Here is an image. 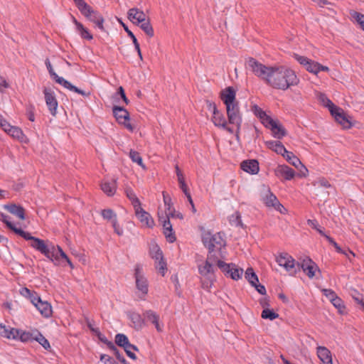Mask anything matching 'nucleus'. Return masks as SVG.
<instances>
[{
  "instance_id": "f257e3e1",
  "label": "nucleus",
  "mask_w": 364,
  "mask_h": 364,
  "mask_svg": "<svg viewBox=\"0 0 364 364\" xmlns=\"http://www.w3.org/2000/svg\"><path fill=\"white\" fill-rule=\"evenodd\" d=\"M2 221L6 225L7 228L14 231L16 234L22 237L26 240H30V245L35 250L39 251L47 258L59 264L61 260L68 259L66 254L58 246L55 247L49 241H45L38 237L31 235L28 232L23 231L21 228H17L13 223L9 220V217L2 215Z\"/></svg>"
},
{
  "instance_id": "f03ea898",
  "label": "nucleus",
  "mask_w": 364,
  "mask_h": 364,
  "mask_svg": "<svg viewBox=\"0 0 364 364\" xmlns=\"http://www.w3.org/2000/svg\"><path fill=\"white\" fill-rule=\"evenodd\" d=\"M299 83V79L295 72L285 66H272L266 81L267 85L282 90H287Z\"/></svg>"
},
{
  "instance_id": "7ed1b4c3",
  "label": "nucleus",
  "mask_w": 364,
  "mask_h": 364,
  "mask_svg": "<svg viewBox=\"0 0 364 364\" xmlns=\"http://www.w3.org/2000/svg\"><path fill=\"white\" fill-rule=\"evenodd\" d=\"M220 97L225 105L228 123L234 125H240V123H242V114L239 102L236 99V91L234 87L229 86L221 90Z\"/></svg>"
},
{
  "instance_id": "20e7f679",
  "label": "nucleus",
  "mask_w": 364,
  "mask_h": 364,
  "mask_svg": "<svg viewBox=\"0 0 364 364\" xmlns=\"http://www.w3.org/2000/svg\"><path fill=\"white\" fill-rule=\"evenodd\" d=\"M0 336L14 340H19L22 342H28L31 339L30 333L9 326H6L0 323Z\"/></svg>"
},
{
  "instance_id": "39448f33",
  "label": "nucleus",
  "mask_w": 364,
  "mask_h": 364,
  "mask_svg": "<svg viewBox=\"0 0 364 364\" xmlns=\"http://www.w3.org/2000/svg\"><path fill=\"white\" fill-rule=\"evenodd\" d=\"M203 243L208 249L210 253L215 251V249L220 250L226 245L223 238V234L217 232L212 235L210 232L205 233L202 238Z\"/></svg>"
},
{
  "instance_id": "423d86ee",
  "label": "nucleus",
  "mask_w": 364,
  "mask_h": 364,
  "mask_svg": "<svg viewBox=\"0 0 364 364\" xmlns=\"http://www.w3.org/2000/svg\"><path fill=\"white\" fill-rule=\"evenodd\" d=\"M246 66L250 68L256 76L263 80L265 82L272 67L266 66L254 58H249L247 60Z\"/></svg>"
},
{
  "instance_id": "0eeeda50",
  "label": "nucleus",
  "mask_w": 364,
  "mask_h": 364,
  "mask_svg": "<svg viewBox=\"0 0 364 364\" xmlns=\"http://www.w3.org/2000/svg\"><path fill=\"white\" fill-rule=\"evenodd\" d=\"M327 107L336 121L341 124L345 129L351 127L352 124L350 121L341 108L335 105L330 100H328Z\"/></svg>"
},
{
  "instance_id": "6e6552de",
  "label": "nucleus",
  "mask_w": 364,
  "mask_h": 364,
  "mask_svg": "<svg viewBox=\"0 0 364 364\" xmlns=\"http://www.w3.org/2000/svg\"><path fill=\"white\" fill-rule=\"evenodd\" d=\"M134 278L136 287L140 292V299H144L149 291L148 281L142 273V268L140 264H136L134 268Z\"/></svg>"
},
{
  "instance_id": "1a4fd4ad",
  "label": "nucleus",
  "mask_w": 364,
  "mask_h": 364,
  "mask_svg": "<svg viewBox=\"0 0 364 364\" xmlns=\"http://www.w3.org/2000/svg\"><path fill=\"white\" fill-rule=\"evenodd\" d=\"M112 112L116 121L119 124L123 125L129 131L133 132L134 127L129 123V113L124 107L114 105L112 107Z\"/></svg>"
},
{
  "instance_id": "9d476101",
  "label": "nucleus",
  "mask_w": 364,
  "mask_h": 364,
  "mask_svg": "<svg viewBox=\"0 0 364 364\" xmlns=\"http://www.w3.org/2000/svg\"><path fill=\"white\" fill-rule=\"evenodd\" d=\"M114 342L118 346L123 348L127 355L132 360H136V355L135 353L129 350V348H132L134 351H139V348L136 346L130 343L128 337L124 333H117L114 338Z\"/></svg>"
},
{
  "instance_id": "9b49d317",
  "label": "nucleus",
  "mask_w": 364,
  "mask_h": 364,
  "mask_svg": "<svg viewBox=\"0 0 364 364\" xmlns=\"http://www.w3.org/2000/svg\"><path fill=\"white\" fill-rule=\"evenodd\" d=\"M159 215V221L161 223L164 228V234L166 236V240L172 243L176 240V237L173 232L172 224L170 222V218L168 216L161 215L159 213H158Z\"/></svg>"
},
{
  "instance_id": "f8f14e48",
  "label": "nucleus",
  "mask_w": 364,
  "mask_h": 364,
  "mask_svg": "<svg viewBox=\"0 0 364 364\" xmlns=\"http://www.w3.org/2000/svg\"><path fill=\"white\" fill-rule=\"evenodd\" d=\"M212 122L215 126L227 131L230 134L234 133L233 129L228 125V120H226L223 113L218 109H215L212 117Z\"/></svg>"
},
{
  "instance_id": "ddd939ff",
  "label": "nucleus",
  "mask_w": 364,
  "mask_h": 364,
  "mask_svg": "<svg viewBox=\"0 0 364 364\" xmlns=\"http://www.w3.org/2000/svg\"><path fill=\"white\" fill-rule=\"evenodd\" d=\"M302 269L309 279L315 277L316 272H320V269L316 264L310 257H306L300 262V270Z\"/></svg>"
},
{
  "instance_id": "4468645a",
  "label": "nucleus",
  "mask_w": 364,
  "mask_h": 364,
  "mask_svg": "<svg viewBox=\"0 0 364 364\" xmlns=\"http://www.w3.org/2000/svg\"><path fill=\"white\" fill-rule=\"evenodd\" d=\"M294 58L299 64L303 65L308 72L315 75L318 74V62L311 60L306 56L300 55L296 53L294 55Z\"/></svg>"
},
{
  "instance_id": "2eb2a0df",
  "label": "nucleus",
  "mask_w": 364,
  "mask_h": 364,
  "mask_svg": "<svg viewBox=\"0 0 364 364\" xmlns=\"http://www.w3.org/2000/svg\"><path fill=\"white\" fill-rule=\"evenodd\" d=\"M126 315L129 320L132 322L133 327L136 331H140L145 326V319L141 316L134 311H126Z\"/></svg>"
},
{
  "instance_id": "dca6fc26",
  "label": "nucleus",
  "mask_w": 364,
  "mask_h": 364,
  "mask_svg": "<svg viewBox=\"0 0 364 364\" xmlns=\"http://www.w3.org/2000/svg\"><path fill=\"white\" fill-rule=\"evenodd\" d=\"M262 201L267 207H273L275 210L282 213V208L284 206L279 203V200L274 194H273L269 188L267 190V193L262 196Z\"/></svg>"
},
{
  "instance_id": "f3484780",
  "label": "nucleus",
  "mask_w": 364,
  "mask_h": 364,
  "mask_svg": "<svg viewBox=\"0 0 364 364\" xmlns=\"http://www.w3.org/2000/svg\"><path fill=\"white\" fill-rule=\"evenodd\" d=\"M43 93L46 105L52 115H55L58 107V102L53 92L50 88H44Z\"/></svg>"
},
{
  "instance_id": "a211bd4d",
  "label": "nucleus",
  "mask_w": 364,
  "mask_h": 364,
  "mask_svg": "<svg viewBox=\"0 0 364 364\" xmlns=\"http://www.w3.org/2000/svg\"><path fill=\"white\" fill-rule=\"evenodd\" d=\"M136 216L139 221L147 228H153L154 225V221L151 218V215L145 211L141 205L134 208Z\"/></svg>"
},
{
  "instance_id": "6ab92c4d",
  "label": "nucleus",
  "mask_w": 364,
  "mask_h": 364,
  "mask_svg": "<svg viewBox=\"0 0 364 364\" xmlns=\"http://www.w3.org/2000/svg\"><path fill=\"white\" fill-rule=\"evenodd\" d=\"M275 175L279 178H283L284 180L290 181L295 176V171L293 168L287 165H279L274 170Z\"/></svg>"
},
{
  "instance_id": "aec40b11",
  "label": "nucleus",
  "mask_w": 364,
  "mask_h": 364,
  "mask_svg": "<svg viewBox=\"0 0 364 364\" xmlns=\"http://www.w3.org/2000/svg\"><path fill=\"white\" fill-rule=\"evenodd\" d=\"M198 272L201 276L206 277L208 279H212L215 277V268L208 259L203 264L198 265Z\"/></svg>"
},
{
  "instance_id": "412c9836",
  "label": "nucleus",
  "mask_w": 364,
  "mask_h": 364,
  "mask_svg": "<svg viewBox=\"0 0 364 364\" xmlns=\"http://www.w3.org/2000/svg\"><path fill=\"white\" fill-rule=\"evenodd\" d=\"M73 21L75 25V31L80 36V37L87 41H91L93 39V36L91 34L90 31L85 28L81 23L78 22L76 18L70 14Z\"/></svg>"
},
{
  "instance_id": "4be33fe9",
  "label": "nucleus",
  "mask_w": 364,
  "mask_h": 364,
  "mask_svg": "<svg viewBox=\"0 0 364 364\" xmlns=\"http://www.w3.org/2000/svg\"><path fill=\"white\" fill-rule=\"evenodd\" d=\"M85 17L90 21L91 22L94 23L96 26L100 28L102 31H105V28L103 26L104 23V18L103 16L96 10H94L93 9L90 11V14H87Z\"/></svg>"
},
{
  "instance_id": "5701e85b",
  "label": "nucleus",
  "mask_w": 364,
  "mask_h": 364,
  "mask_svg": "<svg viewBox=\"0 0 364 364\" xmlns=\"http://www.w3.org/2000/svg\"><path fill=\"white\" fill-rule=\"evenodd\" d=\"M240 167L244 171L250 174H257L259 170V163L255 159L243 161Z\"/></svg>"
},
{
  "instance_id": "b1692460",
  "label": "nucleus",
  "mask_w": 364,
  "mask_h": 364,
  "mask_svg": "<svg viewBox=\"0 0 364 364\" xmlns=\"http://www.w3.org/2000/svg\"><path fill=\"white\" fill-rule=\"evenodd\" d=\"M128 18L132 21L135 20L136 25H139L140 23L146 19V16L144 11L136 8H132L128 11Z\"/></svg>"
},
{
  "instance_id": "393cba45",
  "label": "nucleus",
  "mask_w": 364,
  "mask_h": 364,
  "mask_svg": "<svg viewBox=\"0 0 364 364\" xmlns=\"http://www.w3.org/2000/svg\"><path fill=\"white\" fill-rule=\"evenodd\" d=\"M317 355L323 364H331L332 357L331 351L324 346L317 347Z\"/></svg>"
},
{
  "instance_id": "a878e982",
  "label": "nucleus",
  "mask_w": 364,
  "mask_h": 364,
  "mask_svg": "<svg viewBox=\"0 0 364 364\" xmlns=\"http://www.w3.org/2000/svg\"><path fill=\"white\" fill-rule=\"evenodd\" d=\"M39 311L41 314L44 317H49L52 314V307L50 304L46 301H38V303L35 306Z\"/></svg>"
},
{
  "instance_id": "bb28decb",
  "label": "nucleus",
  "mask_w": 364,
  "mask_h": 364,
  "mask_svg": "<svg viewBox=\"0 0 364 364\" xmlns=\"http://www.w3.org/2000/svg\"><path fill=\"white\" fill-rule=\"evenodd\" d=\"M101 189L108 196H113L117 190L116 180L112 179L110 181H104L101 184Z\"/></svg>"
},
{
  "instance_id": "cd10ccee",
  "label": "nucleus",
  "mask_w": 364,
  "mask_h": 364,
  "mask_svg": "<svg viewBox=\"0 0 364 364\" xmlns=\"http://www.w3.org/2000/svg\"><path fill=\"white\" fill-rule=\"evenodd\" d=\"M267 147L275 151L277 154H284L287 153V149L282 143L279 141H267L265 142Z\"/></svg>"
},
{
  "instance_id": "c85d7f7f",
  "label": "nucleus",
  "mask_w": 364,
  "mask_h": 364,
  "mask_svg": "<svg viewBox=\"0 0 364 364\" xmlns=\"http://www.w3.org/2000/svg\"><path fill=\"white\" fill-rule=\"evenodd\" d=\"M285 269L290 272L291 274H295L297 272L300 271V262H296L293 257L288 259L284 266Z\"/></svg>"
},
{
  "instance_id": "c756f323",
  "label": "nucleus",
  "mask_w": 364,
  "mask_h": 364,
  "mask_svg": "<svg viewBox=\"0 0 364 364\" xmlns=\"http://www.w3.org/2000/svg\"><path fill=\"white\" fill-rule=\"evenodd\" d=\"M228 220L232 226L240 227L245 228V225L241 220V214L239 211H235L233 214L229 216Z\"/></svg>"
},
{
  "instance_id": "7c9ffc66",
  "label": "nucleus",
  "mask_w": 364,
  "mask_h": 364,
  "mask_svg": "<svg viewBox=\"0 0 364 364\" xmlns=\"http://www.w3.org/2000/svg\"><path fill=\"white\" fill-rule=\"evenodd\" d=\"M274 137L281 139L287 135V131L282 124L276 122L271 129Z\"/></svg>"
},
{
  "instance_id": "2f4dec72",
  "label": "nucleus",
  "mask_w": 364,
  "mask_h": 364,
  "mask_svg": "<svg viewBox=\"0 0 364 364\" xmlns=\"http://www.w3.org/2000/svg\"><path fill=\"white\" fill-rule=\"evenodd\" d=\"M8 211L17 216L21 220L25 219V210L21 206H18L16 205H11L7 206Z\"/></svg>"
},
{
  "instance_id": "473e14b6",
  "label": "nucleus",
  "mask_w": 364,
  "mask_h": 364,
  "mask_svg": "<svg viewBox=\"0 0 364 364\" xmlns=\"http://www.w3.org/2000/svg\"><path fill=\"white\" fill-rule=\"evenodd\" d=\"M76 7L80 12L85 16L87 14L90 13L92 8L89 6L84 0H73Z\"/></svg>"
},
{
  "instance_id": "72a5a7b5",
  "label": "nucleus",
  "mask_w": 364,
  "mask_h": 364,
  "mask_svg": "<svg viewBox=\"0 0 364 364\" xmlns=\"http://www.w3.org/2000/svg\"><path fill=\"white\" fill-rule=\"evenodd\" d=\"M290 164L299 168V165H301V162L299 159L292 152L287 150V153H284L282 155Z\"/></svg>"
},
{
  "instance_id": "f704fd0d",
  "label": "nucleus",
  "mask_w": 364,
  "mask_h": 364,
  "mask_svg": "<svg viewBox=\"0 0 364 364\" xmlns=\"http://www.w3.org/2000/svg\"><path fill=\"white\" fill-rule=\"evenodd\" d=\"M325 237L327 239L328 242L335 247L336 250L338 252L346 255V257L350 260V259L349 258V256H348L349 254L352 255L353 257L355 256V254L350 250H342L341 247L338 245V244L331 237H330L328 235H325Z\"/></svg>"
},
{
  "instance_id": "c9c22d12",
  "label": "nucleus",
  "mask_w": 364,
  "mask_h": 364,
  "mask_svg": "<svg viewBox=\"0 0 364 364\" xmlns=\"http://www.w3.org/2000/svg\"><path fill=\"white\" fill-rule=\"evenodd\" d=\"M125 193H126L127 197L132 202V204L134 208L141 205V203H140L139 198H137L135 193L131 188H126Z\"/></svg>"
},
{
  "instance_id": "e433bc0d",
  "label": "nucleus",
  "mask_w": 364,
  "mask_h": 364,
  "mask_svg": "<svg viewBox=\"0 0 364 364\" xmlns=\"http://www.w3.org/2000/svg\"><path fill=\"white\" fill-rule=\"evenodd\" d=\"M245 277L252 286H255V284L259 283L257 275L255 274L254 269L252 267L247 269L245 274Z\"/></svg>"
},
{
  "instance_id": "4c0bfd02",
  "label": "nucleus",
  "mask_w": 364,
  "mask_h": 364,
  "mask_svg": "<svg viewBox=\"0 0 364 364\" xmlns=\"http://www.w3.org/2000/svg\"><path fill=\"white\" fill-rule=\"evenodd\" d=\"M139 26L141 30L149 37L151 38L154 35V29L150 23L149 19H146L144 21H142L139 23Z\"/></svg>"
},
{
  "instance_id": "58836bf2",
  "label": "nucleus",
  "mask_w": 364,
  "mask_h": 364,
  "mask_svg": "<svg viewBox=\"0 0 364 364\" xmlns=\"http://www.w3.org/2000/svg\"><path fill=\"white\" fill-rule=\"evenodd\" d=\"M149 253L151 258L154 259L156 262H157V260L159 259H161L164 258L163 252L157 245H153L150 248Z\"/></svg>"
},
{
  "instance_id": "ea45409f",
  "label": "nucleus",
  "mask_w": 364,
  "mask_h": 364,
  "mask_svg": "<svg viewBox=\"0 0 364 364\" xmlns=\"http://www.w3.org/2000/svg\"><path fill=\"white\" fill-rule=\"evenodd\" d=\"M217 265H218V268L224 273V274L226 277H228L234 264L233 263L228 264L222 260H218Z\"/></svg>"
},
{
  "instance_id": "a19ab883",
  "label": "nucleus",
  "mask_w": 364,
  "mask_h": 364,
  "mask_svg": "<svg viewBox=\"0 0 364 364\" xmlns=\"http://www.w3.org/2000/svg\"><path fill=\"white\" fill-rule=\"evenodd\" d=\"M101 215L105 220H109L111 223L117 218V214L110 208L102 210Z\"/></svg>"
},
{
  "instance_id": "79ce46f5",
  "label": "nucleus",
  "mask_w": 364,
  "mask_h": 364,
  "mask_svg": "<svg viewBox=\"0 0 364 364\" xmlns=\"http://www.w3.org/2000/svg\"><path fill=\"white\" fill-rule=\"evenodd\" d=\"M279 317V314L274 311L273 309H264L262 312V318L264 319H269L270 321H273L275 318Z\"/></svg>"
},
{
  "instance_id": "37998d69",
  "label": "nucleus",
  "mask_w": 364,
  "mask_h": 364,
  "mask_svg": "<svg viewBox=\"0 0 364 364\" xmlns=\"http://www.w3.org/2000/svg\"><path fill=\"white\" fill-rule=\"evenodd\" d=\"M129 157L133 162L136 163L138 165H139L140 166H141L143 168L145 167V166L143 163L142 158L138 151H134V150H130Z\"/></svg>"
},
{
  "instance_id": "c03bdc74",
  "label": "nucleus",
  "mask_w": 364,
  "mask_h": 364,
  "mask_svg": "<svg viewBox=\"0 0 364 364\" xmlns=\"http://www.w3.org/2000/svg\"><path fill=\"white\" fill-rule=\"evenodd\" d=\"M331 302L338 309V311L340 314H343L345 313L346 306L344 305L343 301L340 297L337 296Z\"/></svg>"
},
{
  "instance_id": "a18cd8bd",
  "label": "nucleus",
  "mask_w": 364,
  "mask_h": 364,
  "mask_svg": "<svg viewBox=\"0 0 364 364\" xmlns=\"http://www.w3.org/2000/svg\"><path fill=\"white\" fill-rule=\"evenodd\" d=\"M8 134L12 137L21 141H22L24 137L22 130L17 127H12L11 129H9Z\"/></svg>"
},
{
  "instance_id": "49530a36",
  "label": "nucleus",
  "mask_w": 364,
  "mask_h": 364,
  "mask_svg": "<svg viewBox=\"0 0 364 364\" xmlns=\"http://www.w3.org/2000/svg\"><path fill=\"white\" fill-rule=\"evenodd\" d=\"M242 274L243 269L242 268L237 267V266L234 264L228 277H230L233 280H238L242 277Z\"/></svg>"
},
{
  "instance_id": "de8ad7c7",
  "label": "nucleus",
  "mask_w": 364,
  "mask_h": 364,
  "mask_svg": "<svg viewBox=\"0 0 364 364\" xmlns=\"http://www.w3.org/2000/svg\"><path fill=\"white\" fill-rule=\"evenodd\" d=\"M143 315L145 317V318L147 321H150L151 323L154 321L156 322V320L159 319V316L156 312H154L152 310H146V311H145L144 312Z\"/></svg>"
},
{
  "instance_id": "09e8293b",
  "label": "nucleus",
  "mask_w": 364,
  "mask_h": 364,
  "mask_svg": "<svg viewBox=\"0 0 364 364\" xmlns=\"http://www.w3.org/2000/svg\"><path fill=\"white\" fill-rule=\"evenodd\" d=\"M155 267L159 270V272L161 274L162 276L165 275V272L166 270V262L164 259H159L157 262L155 261Z\"/></svg>"
},
{
  "instance_id": "8fccbe9b",
  "label": "nucleus",
  "mask_w": 364,
  "mask_h": 364,
  "mask_svg": "<svg viewBox=\"0 0 364 364\" xmlns=\"http://www.w3.org/2000/svg\"><path fill=\"white\" fill-rule=\"evenodd\" d=\"M292 257L287 252L281 253L276 259L277 262L279 266L284 267L286 262Z\"/></svg>"
},
{
  "instance_id": "3c124183",
  "label": "nucleus",
  "mask_w": 364,
  "mask_h": 364,
  "mask_svg": "<svg viewBox=\"0 0 364 364\" xmlns=\"http://www.w3.org/2000/svg\"><path fill=\"white\" fill-rule=\"evenodd\" d=\"M70 92H73L77 93L78 95H80L83 97H88L90 95V92H85V90L73 85L71 83H70Z\"/></svg>"
},
{
  "instance_id": "603ef678",
  "label": "nucleus",
  "mask_w": 364,
  "mask_h": 364,
  "mask_svg": "<svg viewBox=\"0 0 364 364\" xmlns=\"http://www.w3.org/2000/svg\"><path fill=\"white\" fill-rule=\"evenodd\" d=\"M260 120H261V122L262 123V124L265 127L269 128L270 129H272L273 125L277 122L270 116H269L267 114L264 118L261 119Z\"/></svg>"
},
{
  "instance_id": "864d4df0",
  "label": "nucleus",
  "mask_w": 364,
  "mask_h": 364,
  "mask_svg": "<svg viewBox=\"0 0 364 364\" xmlns=\"http://www.w3.org/2000/svg\"><path fill=\"white\" fill-rule=\"evenodd\" d=\"M351 16L353 18H355V20L358 22V23L361 26L362 29L364 31V15L359 12L353 11Z\"/></svg>"
},
{
  "instance_id": "5fc2aeb1",
  "label": "nucleus",
  "mask_w": 364,
  "mask_h": 364,
  "mask_svg": "<svg viewBox=\"0 0 364 364\" xmlns=\"http://www.w3.org/2000/svg\"><path fill=\"white\" fill-rule=\"evenodd\" d=\"M112 226L114 229V232L118 235L122 236L124 234V230L122 227L119 224L117 218L113 220L112 223Z\"/></svg>"
},
{
  "instance_id": "6e6d98bb",
  "label": "nucleus",
  "mask_w": 364,
  "mask_h": 364,
  "mask_svg": "<svg viewBox=\"0 0 364 364\" xmlns=\"http://www.w3.org/2000/svg\"><path fill=\"white\" fill-rule=\"evenodd\" d=\"M36 340L46 350L50 348V343L41 334H38V336L36 338Z\"/></svg>"
},
{
  "instance_id": "4d7b16f0",
  "label": "nucleus",
  "mask_w": 364,
  "mask_h": 364,
  "mask_svg": "<svg viewBox=\"0 0 364 364\" xmlns=\"http://www.w3.org/2000/svg\"><path fill=\"white\" fill-rule=\"evenodd\" d=\"M252 111L254 114L259 118V119L264 118L267 114L264 111L262 110L257 105H254L252 107Z\"/></svg>"
},
{
  "instance_id": "13d9d810",
  "label": "nucleus",
  "mask_w": 364,
  "mask_h": 364,
  "mask_svg": "<svg viewBox=\"0 0 364 364\" xmlns=\"http://www.w3.org/2000/svg\"><path fill=\"white\" fill-rule=\"evenodd\" d=\"M323 295L326 296L327 299H329L330 301L333 300L335 297L337 296V294L334 291L330 289H324L322 290Z\"/></svg>"
},
{
  "instance_id": "bf43d9fd",
  "label": "nucleus",
  "mask_w": 364,
  "mask_h": 364,
  "mask_svg": "<svg viewBox=\"0 0 364 364\" xmlns=\"http://www.w3.org/2000/svg\"><path fill=\"white\" fill-rule=\"evenodd\" d=\"M52 78L58 84L63 85L65 88H68V81L64 78L59 77L57 74L54 75Z\"/></svg>"
},
{
  "instance_id": "052dcab7",
  "label": "nucleus",
  "mask_w": 364,
  "mask_h": 364,
  "mask_svg": "<svg viewBox=\"0 0 364 364\" xmlns=\"http://www.w3.org/2000/svg\"><path fill=\"white\" fill-rule=\"evenodd\" d=\"M100 360L104 363V364H114L115 361L114 359L108 355L102 354L100 355Z\"/></svg>"
},
{
  "instance_id": "680f3d73",
  "label": "nucleus",
  "mask_w": 364,
  "mask_h": 364,
  "mask_svg": "<svg viewBox=\"0 0 364 364\" xmlns=\"http://www.w3.org/2000/svg\"><path fill=\"white\" fill-rule=\"evenodd\" d=\"M215 280V278L212 279H208L206 277H205V279L201 281L202 287L205 289H209L212 287Z\"/></svg>"
},
{
  "instance_id": "e2e57ef3",
  "label": "nucleus",
  "mask_w": 364,
  "mask_h": 364,
  "mask_svg": "<svg viewBox=\"0 0 364 364\" xmlns=\"http://www.w3.org/2000/svg\"><path fill=\"white\" fill-rule=\"evenodd\" d=\"M117 94L119 95L121 98L122 99V100L127 104L128 105L129 102V100H128V98L127 97L126 95H125V92H124V88L120 86L118 89H117Z\"/></svg>"
},
{
  "instance_id": "0e129e2a",
  "label": "nucleus",
  "mask_w": 364,
  "mask_h": 364,
  "mask_svg": "<svg viewBox=\"0 0 364 364\" xmlns=\"http://www.w3.org/2000/svg\"><path fill=\"white\" fill-rule=\"evenodd\" d=\"M166 215L168 216V218H178L180 220H182L183 219V215L180 212H176L175 210V209H173V211L172 212H168L166 213Z\"/></svg>"
},
{
  "instance_id": "69168bd1",
  "label": "nucleus",
  "mask_w": 364,
  "mask_h": 364,
  "mask_svg": "<svg viewBox=\"0 0 364 364\" xmlns=\"http://www.w3.org/2000/svg\"><path fill=\"white\" fill-rule=\"evenodd\" d=\"M162 194H163V200H164L165 206L173 205V203H172L171 196L165 191H163Z\"/></svg>"
},
{
  "instance_id": "338daca9",
  "label": "nucleus",
  "mask_w": 364,
  "mask_h": 364,
  "mask_svg": "<svg viewBox=\"0 0 364 364\" xmlns=\"http://www.w3.org/2000/svg\"><path fill=\"white\" fill-rule=\"evenodd\" d=\"M9 87V82L6 81V80L0 76V92H4L5 89L8 88Z\"/></svg>"
},
{
  "instance_id": "774afa93",
  "label": "nucleus",
  "mask_w": 364,
  "mask_h": 364,
  "mask_svg": "<svg viewBox=\"0 0 364 364\" xmlns=\"http://www.w3.org/2000/svg\"><path fill=\"white\" fill-rule=\"evenodd\" d=\"M34 305L36 306V304H37L38 303V301H41V299L40 298V296L37 294L36 292L33 291L31 294V296H30V298L28 299Z\"/></svg>"
}]
</instances>
